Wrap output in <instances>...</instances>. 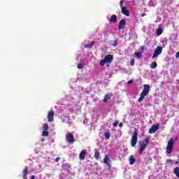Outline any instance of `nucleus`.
I'll return each instance as SVG.
<instances>
[{"label": "nucleus", "mask_w": 179, "mask_h": 179, "mask_svg": "<svg viewBox=\"0 0 179 179\" xmlns=\"http://www.w3.org/2000/svg\"><path fill=\"white\" fill-rule=\"evenodd\" d=\"M124 2H125V0H121V1H120V6L121 8H125V6H124Z\"/></svg>", "instance_id": "bb28decb"}, {"label": "nucleus", "mask_w": 179, "mask_h": 179, "mask_svg": "<svg viewBox=\"0 0 179 179\" xmlns=\"http://www.w3.org/2000/svg\"><path fill=\"white\" fill-rule=\"evenodd\" d=\"M138 131H134L132 134L131 143L133 148L136 145V143H138Z\"/></svg>", "instance_id": "423d86ee"}, {"label": "nucleus", "mask_w": 179, "mask_h": 179, "mask_svg": "<svg viewBox=\"0 0 179 179\" xmlns=\"http://www.w3.org/2000/svg\"><path fill=\"white\" fill-rule=\"evenodd\" d=\"M166 163H171V159H166Z\"/></svg>", "instance_id": "f704fd0d"}, {"label": "nucleus", "mask_w": 179, "mask_h": 179, "mask_svg": "<svg viewBox=\"0 0 179 179\" xmlns=\"http://www.w3.org/2000/svg\"><path fill=\"white\" fill-rule=\"evenodd\" d=\"M135 56L136 57V58H141V57H142V53L141 52H135Z\"/></svg>", "instance_id": "cd10ccee"}, {"label": "nucleus", "mask_w": 179, "mask_h": 179, "mask_svg": "<svg viewBox=\"0 0 179 179\" xmlns=\"http://www.w3.org/2000/svg\"><path fill=\"white\" fill-rule=\"evenodd\" d=\"M130 65L131 66H134L135 65V59H131V61H130Z\"/></svg>", "instance_id": "c756f323"}, {"label": "nucleus", "mask_w": 179, "mask_h": 179, "mask_svg": "<svg viewBox=\"0 0 179 179\" xmlns=\"http://www.w3.org/2000/svg\"><path fill=\"white\" fill-rule=\"evenodd\" d=\"M176 143L174 142L173 138H170V140L168 141L167 147H166V153L168 155H170L171 152H173V148H174V144Z\"/></svg>", "instance_id": "7ed1b4c3"}, {"label": "nucleus", "mask_w": 179, "mask_h": 179, "mask_svg": "<svg viewBox=\"0 0 179 179\" xmlns=\"http://www.w3.org/2000/svg\"><path fill=\"white\" fill-rule=\"evenodd\" d=\"M140 50H141V51H143V50H145V47L144 46H141L140 48Z\"/></svg>", "instance_id": "72a5a7b5"}, {"label": "nucleus", "mask_w": 179, "mask_h": 179, "mask_svg": "<svg viewBox=\"0 0 179 179\" xmlns=\"http://www.w3.org/2000/svg\"><path fill=\"white\" fill-rule=\"evenodd\" d=\"M148 145H149V140L148 138H145L141 144H140V148H139V153L140 155H142L143 153V151L146 148L148 147Z\"/></svg>", "instance_id": "20e7f679"}, {"label": "nucleus", "mask_w": 179, "mask_h": 179, "mask_svg": "<svg viewBox=\"0 0 179 179\" xmlns=\"http://www.w3.org/2000/svg\"><path fill=\"white\" fill-rule=\"evenodd\" d=\"M113 125V127H118V121H115Z\"/></svg>", "instance_id": "2f4dec72"}, {"label": "nucleus", "mask_w": 179, "mask_h": 179, "mask_svg": "<svg viewBox=\"0 0 179 179\" xmlns=\"http://www.w3.org/2000/svg\"><path fill=\"white\" fill-rule=\"evenodd\" d=\"M162 33H163V29L162 27H159L157 29V36H161Z\"/></svg>", "instance_id": "4be33fe9"}, {"label": "nucleus", "mask_w": 179, "mask_h": 179, "mask_svg": "<svg viewBox=\"0 0 179 179\" xmlns=\"http://www.w3.org/2000/svg\"><path fill=\"white\" fill-rule=\"evenodd\" d=\"M108 100H111V96H110L108 94H106L103 99V103H107Z\"/></svg>", "instance_id": "412c9836"}, {"label": "nucleus", "mask_w": 179, "mask_h": 179, "mask_svg": "<svg viewBox=\"0 0 179 179\" xmlns=\"http://www.w3.org/2000/svg\"><path fill=\"white\" fill-rule=\"evenodd\" d=\"M131 83H134V80H129L127 82V84H128V85H131Z\"/></svg>", "instance_id": "473e14b6"}, {"label": "nucleus", "mask_w": 179, "mask_h": 179, "mask_svg": "<svg viewBox=\"0 0 179 179\" xmlns=\"http://www.w3.org/2000/svg\"><path fill=\"white\" fill-rule=\"evenodd\" d=\"M54 115H55L54 110L49 111L48 115V122H52V121H54Z\"/></svg>", "instance_id": "1a4fd4ad"}, {"label": "nucleus", "mask_w": 179, "mask_h": 179, "mask_svg": "<svg viewBox=\"0 0 179 179\" xmlns=\"http://www.w3.org/2000/svg\"><path fill=\"white\" fill-rule=\"evenodd\" d=\"M28 170H29V167L25 166L24 169L23 171V174H24L23 176H22L23 179H27V174H29Z\"/></svg>", "instance_id": "4468645a"}, {"label": "nucleus", "mask_w": 179, "mask_h": 179, "mask_svg": "<svg viewBox=\"0 0 179 179\" xmlns=\"http://www.w3.org/2000/svg\"><path fill=\"white\" fill-rule=\"evenodd\" d=\"M93 45H94V42L92 41L91 43H87V45H85V48L90 49L93 47Z\"/></svg>", "instance_id": "aec40b11"}, {"label": "nucleus", "mask_w": 179, "mask_h": 179, "mask_svg": "<svg viewBox=\"0 0 179 179\" xmlns=\"http://www.w3.org/2000/svg\"><path fill=\"white\" fill-rule=\"evenodd\" d=\"M135 158L134 157V155H131L130 158H129V164H131V166H132V164H135Z\"/></svg>", "instance_id": "a211bd4d"}, {"label": "nucleus", "mask_w": 179, "mask_h": 179, "mask_svg": "<svg viewBox=\"0 0 179 179\" xmlns=\"http://www.w3.org/2000/svg\"><path fill=\"white\" fill-rule=\"evenodd\" d=\"M119 127L121 128L122 127V123H120Z\"/></svg>", "instance_id": "58836bf2"}, {"label": "nucleus", "mask_w": 179, "mask_h": 179, "mask_svg": "<svg viewBox=\"0 0 179 179\" xmlns=\"http://www.w3.org/2000/svg\"><path fill=\"white\" fill-rule=\"evenodd\" d=\"M110 23H117V15H112L109 19Z\"/></svg>", "instance_id": "ddd939ff"}, {"label": "nucleus", "mask_w": 179, "mask_h": 179, "mask_svg": "<svg viewBox=\"0 0 179 179\" xmlns=\"http://www.w3.org/2000/svg\"><path fill=\"white\" fill-rule=\"evenodd\" d=\"M143 16H146V13H143L142 15H141V17H143Z\"/></svg>", "instance_id": "4c0bfd02"}, {"label": "nucleus", "mask_w": 179, "mask_h": 179, "mask_svg": "<svg viewBox=\"0 0 179 179\" xmlns=\"http://www.w3.org/2000/svg\"><path fill=\"white\" fill-rule=\"evenodd\" d=\"M30 178L31 179H35L36 178V176L32 175V176H31Z\"/></svg>", "instance_id": "c9c22d12"}, {"label": "nucleus", "mask_w": 179, "mask_h": 179, "mask_svg": "<svg viewBox=\"0 0 179 179\" xmlns=\"http://www.w3.org/2000/svg\"><path fill=\"white\" fill-rule=\"evenodd\" d=\"M150 68H151V69H156L157 68V63H156V62H152L150 64Z\"/></svg>", "instance_id": "f3484780"}, {"label": "nucleus", "mask_w": 179, "mask_h": 179, "mask_svg": "<svg viewBox=\"0 0 179 179\" xmlns=\"http://www.w3.org/2000/svg\"><path fill=\"white\" fill-rule=\"evenodd\" d=\"M176 58H179V52H178L176 54Z\"/></svg>", "instance_id": "e433bc0d"}, {"label": "nucleus", "mask_w": 179, "mask_h": 179, "mask_svg": "<svg viewBox=\"0 0 179 179\" xmlns=\"http://www.w3.org/2000/svg\"><path fill=\"white\" fill-rule=\"evenodd\" d=\"M143 86L144 88L141 93V96L138 99V103H142L145 99V96H148L149 94V92H150V85L145 84Z\"/></svg>", "instance_id": "f257e3e1"}, {"label": "nucleus", "mask_w": 179, "mask_h": 179, "mask_svg": "<svg viewBox=\"0 0 179 179\" xmlns=\"http://www.w3.org/2000/svg\"><path fill=\"white\" fill-rule=\"evenodd\" d=\"M163 52V48L162 46H157L156 49L154 50V54L152 55V59L155 58H157L160 54Z\"/></svg>", "instance_id": "39448f33"}, {"label": "nucleus", "mask_w": 179, "mask_h": 179, "mask_svg": "<svg viewBox=\"0 0 179 179\" xmlns=\"http://www.w3.org/2000/svg\"><path fill=\"white\" fill-rule=\"evenodd\" d=\"M45 141V138H42V139H41V142H44Z\"/></svg>", "instance_id": "ea45409f"}, {"label": "nucleus", "mask_w": 179, "mask_h": 179, "mask_svg": "<svg viewBox=\"0 0 179 179\" xmlns=\"http://www.w3.org/2000/svg\"><path fill=\"white\" fill-rule=\"evenodd\" d=\"M77 68H78V69H82L83 68V64L82 63H79L77 65Z\"/></svg>", "instance_id": "c85d7f7f"}, {"label": "nucleus", "mask_w": 179, "mask_h": 179, "mask_svg": "<svg viewBox=\"0 0 179 179\" xmlns=\"http://www.w3.org/2000/svg\"><path fill=\"white\" fill-rule=\"evenodd\" d=\"M48 135H50L48 131L43 130L42 131V136H48Z\"/></svg>", "instance_id": "b1692460"}, {"label": "nucleus", "mask_w": 179, "mask_h": 179, "mask_svg": "<svg viewBox=\"0 0 179 179\" xmlns=\"http://www.w3.org/2000/svg\"><path fill=\"white\" fill-rule=\"evenodd\" d=\"M159 129V125L157 124H153L150 129H149V134H155V132H156V131H157Z\"/></svg>", "instance_id": "9d476101"}, {"label": "nucleus", "mask_w": 179, "mask_h": 179, "mask_svg": "<svg viewBox=\"0 0 179 179\" xmlns=\"http://www.w3.org/2000/svg\"><path fill=\"white\" fill-rule=\"evenodd\" d=\"M122 13L125 16H129V11L127 9V7H122Z\"/></svg>", "instance_id": "2eb2a0df"}, {"label": "nucleus", "mask_w": 179, "mask_h": 179, "mask_svg": "<svg viewBox=\"0 0 179 179\" xmlns=\"http://www.w3.org/2000/svg\"><path fill=\"white\" fill-rule=\"evenodd\" d=\"M104 136H105L106 139H110V137L111 136V134L108 132H106L104 134Z\"/></svg>", "instance_id": "a878e982"}, {"label": "nucleus", "mask_w": 179, "mask_h": 179, "mask_svg": "<svg viewBox=\"0 0 179 179\" xmlns=\"http://www.w3.org/2000/svg\"><path fill=\"white\" fill-rule=\"evenodd\" d=\"M127 24V22L125 21V19H122L119 22V30H122L125 27Z\"/></svg>", "instance_id": "9b49d317"}, {"label": "nucleus", "mask_w": 179, "mask_h": 179, "mask_svg": "<svg viewBox=\"0 0 179 179\" xmlns=\"http://www.w3.org/2000/svg\"><path fill=\"white\" fill-rule=\"evenodd\" d=\"M87 153V151L86 150H83L79 155L80 160H85V157L86 156Z\"/></svg>", "instance_id": "f8f14e48"}, {"label": "nucleus", "mask_w": 179, "mask_h": 179, "mask_svg": "<svg viewBox=\"0 0 179 179\" xmlns=\"http://www.w3.org/2000/svg\"><path fill=\"white\" fill-rule=\"evenodd\" d=\"M48 128H49L48 124H47V123L43 124V131H48Z\"/></svg>", "instance_id": "5701e85b"}, {"label": "nucleus", "mask_w": 179, "mask_h": 179, "mask_svg": "<svg viewBox=\"0 0 179 179\" xmlns=\"http://www.w3.org/2000/svg\"><path fill=\"white\" fill-rule=\"evenodd\" d=\"M59 160H61V157H57V158L55 159V163H58V162H59Z\"/></svg>", "instance_id": "7c9ffc66"}, {"label": "nucleus", "mask_w": 179, "mask_h": 179, "mask_svg": "<svg viewBox=\"0 0 179 179\" xmlns=\"http://www.w3.org/2000/svg\"><path fill=\"white\" fill-rule=\"evenodd\" d=\"M113 59H114V56L111 55H106L104 59L101 61L100 62L101 66H104L106 64H111V62H113Z\"/></svg>", "instance_id": "f03ea898"}, {"label": "nucleus", "mask_w": 179, "mask_h": 179, "mask_svg": "<svg viewBox=\"0 0 179 179\" xmlns=\"http://www.w3.org/2000/svg\"><path fill=\"white\" fill-rule=\"evenodd\" d=\"M112 45L113 47H117L118 45V38L114 40Z\"/></svg>", "instance_id": "393cba45"}, {"label": "nucleus", "mask_w": 179, "mask_h": 179, "mask_svg": "<svg viewBox=\"0 0 179 179\" xmlns=\"http://www.w3.org/2000/svg\"><path fill=\"white\" fill-rule=\"evenodd\" d=\"M173 173H174V174H176V177H178V178H179V167L178 166H176L173 169Z\"/></svg>", "instance_id": "6ab92c4d"}, {"label": "nucleus", "mask_w": 179, "mask_h": 179, "mask_svg": "<svg viewBox=\"0 0 179 179\" xmlns=\"http://www.w3.org/2000/svg\"><path fill=\"white\" fill-rule=\"evenodd\" d=\"M99 156H100V152H99V150L95 149L94 150V159H96V160H99Z\"/></svg>", "instance_id": "dca6fc26"}, {"label": "nucleus", "mask_w": 179, "mask_h": 179, "mask_svg": "<svg viewBox=\"0 0 179 179\" xmlns=\"http://www.w3.org/2000/svg\"><path fill=\"white\" fill-rule=\"evenodd\" d=\"M103 163L104 164H106L109 169H111V160H110V158H108V155H106L103 158Z\"/></svg>", "instance_id": "6e6552de"}, {"label": "nucleus", "mask_w": 179, "mask_h": 179, "mask_svg": "<svg viewBox=\"0 0 179 179\" xmlns=\"http://www.w3.org/2000/svg\"><path fill=\"white\" fill-rule=\"evenodd\" d=\"M66 140L68 143L73 145L75 142V137H73V134H72V133H69L66 134Z\"/></svg>", "instance_id": "0eeeda50"}]
</instances>
